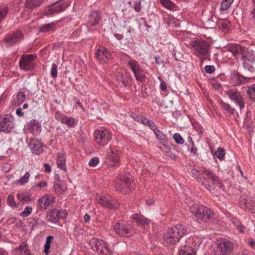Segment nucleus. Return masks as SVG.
I'll return each mask as SVG.
<instances>
[{
    "label": "nucleus",
    "instance_id": "2",
    "mask_svg": "<svg viewBox=\"0 0 255 255\" xmlns=\"http://www.w3.org/2000/svg\"><path fill=\"white\" fill-rule=\"evenodd\" d=\"M190 211L198 223L207 222L213 216L211 209L201 205L194 204L190 207Z\"/></svg>",
    "mask_w": 255,
    "mask_h": 255
},
{
    "label": "nucleus",
    "instance_id": "28",
    "mask_svg": "<svg viewBox=\"0 0 255 255\" xmlns=\"http://www.w3.org/2000/svg\"><path fill=\"white\" fill-rule=\"evenodd\" d=\"M14 252L16 255H30L27 244L23 242L18 248L14 249Z\"/></svg>",
    "mask_w": 255,
    "mask_h": 255
},
{
    "label": "nucleus",
    "instance_id": "27",
    "mask_svg": "<svg viewBox=\"0 0 255 255\" xmlns=\"http://www.w3.org/2000/svg\"><path fill=\"white\" fill-rule=\"evenodd\" d=\"M57 164L58 168L65 171L66 170L65 155L63 151L57 153Z\"/></svg>",
    "mask_w": 255,
    "mask_h": 255
},
{
    "label": "nucleus",
    "instance_id": "18",
    "mask_svg": "<svg viewBox=\"0 0 255 255\" xmlns=\"http://www.w3.org/2000/svg\"><path fill=\"white\" fill-rule=\"evenodd\" d=\"M14 126V124L10 118L3 117L0 119V131L10 132Z\"/></svg>",
    "mask_w": 255,
    "mask_h": 255
},
{
    "label": "nucleus",
    "instance_id": "64",
    "mask_svg": "<svg viewBox=\"0 0 255 255\" xmlns=\"http://www.w3.org/2000/svg\"><path fill=\"white\" fill-rule=\"evenodd\" d=\"M249 246H250L252 248L255 249V242L253 240H249L247 242Z\"/></svg>",
    "mask_w": 255,
    "mask_h": 255
},
{
    "label": "nucleus",
    "instance_id": "20",
    "mask_svg": "<svg viewBox=\"0 0 255 255\" xmlns=\"http://www.w3.org/2000/svg\"><path fill=\"white\" fill-rule=\"evenodd\" d=\"M36 55L34 54L23 55L19 61V65L23 70L29 69L31 62L36 58Z\"/></svg>",
    "mask_w": 255,
    "mask_h": 255
},
{
    "label": "nucleus",
    "instance_id": "40",
    "mask_svg": "<svg viewBox=\"0 0 255 255\" xmlns=\"http://www.w3.org/2000/svg\"><path fill=\"white\" fill-rule=\"evenodd\" d=\"M232 223L239 232L241 233L244 232L245 227L241 224L239 220L234 218L232 219Z\"/></svg>",
    "mask_w": 255,
    "mask_h": 255
},
{
    "label": "nucleus",
    "instance_id": "47",
    "mask_svg": "<svg viewBox=\"0 0 255 255\" xmlns=\"http://www.w3.org/2000/svg\"><path fill=\"white\" fill-rule=\"evenodd\" d=\"M230 26V22L228 20H223L221 21L219 24V27L222 31L227 30Z\"/></svg>",
    "mask_w": 255,
    "mask_h": 255
},
{
    "label": "nucleus",
    "instance_id": "11",
    "mask_svg": "<svg viewBox=\"0 0 255 255\" xmlns=\"http://www.w3.org/2000/svg\"><path fill=\"white\" fill-rule=\"evenodd\" d=\"M96 142L100 146H105L112 138V134L107 129L97 130L95 131Z\"/></svg>",
    "mask_w": 255,
    "mask_h": 255
},
{
    "label": "nucleus",
    "instance_id": "38",
    "mask_svg": "<svg viewBox=\"0 0 255 255\" xmlns=\"http://www.w3.org/2000/svg\"><path fill=\"white\" fill-rule=\"evenodd\" d=\"M234 0H223L220 4V10L225 11L228 9L231 6Z\"/></svg>",
    "mask_w": 255,
    "mask_h": 255
},
{
    "label": "nucleus",
    "instance_id": "58",
    "mask_svg": "<svg viewBox=\"0 0 255 255\" xmlns=\"http://www.w3.org/2000/svg\"><path fill=\"white\" fill-rule=\"evenodd\" d=\"M246 204H248L249 205H251V207L250 208L251 210H253V211H255V198L253 201H251L250 203H248L247 201H246L245 203ZM249 205H247V207H248Z\"/></svg>",
    "mask_w": 255,
    "mask_h": 255
},
{
    "label": "nucleus",
    "instance_id": "62",
    "mask_svg": "<svg viewBox=\"0 0 255 255\" xmlns=\"http://www.w3.org/2000/svg\"><path fill=\"white\" fill-rule=\"evenodd\" d=\"M147 126L149 127V128L153 131H154L155 130V129H158V128L156 127L155 124L151 121H149V123L148 124Z\"/></svg>",
    "mask_w": 255,
    "mask_h": 255
},
{
    "label": "nucleus",
    "instance_id": "45",
    "mask_svg": "<svg viewBox=\"0 0 255 255\" xmlns=\"http://www.w3.org/2000/svg\"><path fill=\"white\" fill-rule=\"evenodd\" d=\"M55 24L53 22L44 24L41 26L40 31L42 32L48 31L52 29Z\"/></svg>",
    "mask_w": 255,
    "mask_h": 255
},
{
    "label": "nucleus",
    "instance_id": "49",
    "mask_svg": "<svg viewBox=\"0 0 255 255\" xmlns=\"http://www.w3.org/2000/svg\"><path fill=\"white\" fill-rule=\"evenodd\" d=\"M211 84L212 87L214 89H215V90H218V91H222V85L218 81H217L216 80H213L211 82Z\"/></svg>",
    "mask_w": 255,
    "mask_h": 255
},
{
    "label": "nucleus",
    "instance_id": "15",
    "mask_svg": "<svg viewBox=\"0 0 255 255\" xmlns=\"http://www.w3.org/2000/svg\"><path fill=\"white\" fill-rule=\"evenodd\" d=\"M55 118L57 121L70 128L74 127L77 123V120L75 119L68 117L66 115L62 114L59 111H57L55 113Z\"/></svg>",
    "mask_w": 255,
    "mask_h": 255
},
{
    "label": "nucleus",
    "instance_id": "9",
    "mask_svg": "<svg viewBox=\"0 0 255 255\" xmlns=\"http://www.w3.org/2000/svg\"><path fill=\"white\" fill-rule=\"evenodd\" d=\"M233 249V244L230 241L223 239L218 240L214 251V255H229Z\"/></svg>",
    "mask_w": 255,
    "mask_h": 255
},
{
    "label": "nucleus",
    "instance_id": "8",
    "mask_svg": "<svg viewBox=\"0 0 255 255\" xmlns=\"http://www.w3.org/2000/svg\"><path fill=\"white\" fill-rule=\"evenodd\" d=\"M96 199L99 204L106 208L116 210L120 206L117 200L109 194L98 195Z\"/></svg>",
    "mask_w": 255,
    "mask_h": 255
},
{
    "label": "nucleus",
    "instance_id": "23",
    "mask_svg": "<svg viewBox=\"0 0 255 255\" xmlns=\"http://www.w3.org/2000/svg\"><path fill=\"white\" fill-rule=\"evenodd\" d=\"M27 128L33 134L38 135L41 130V123L36 120H32L27 123Z\"/></svg>",
    "mask_w": 255,
    "mask_h": 255
},
{
    "label": "nucleus",
    "instance_id": "51",
    "mask_svg": "<svg viewBox=\"0 0 255 255\" xmlns=\"http://www.w3.org/2000/svg\"><path fill=\"white\" fill-rule=\"evenodd\" d=\"M225 154V151L223 148H219L216 152V155L218 159H222Z\"/></svg>",
    "mask_w": 255,
    "mask_h": 255
},
{
    "label": "nucleus",
    "instance_id": "22",
    "mask_svg": "<svg viewBox=\"0 0 255 255\" xmlns=\"http://www.w3.org/2000/svg\"><path fill=\"white\" fill-rule=\"evenodd\" d=\"M202 172L209 178H211L214 184L217 185L219 187L223 189V185L221 183L220 180L218 176L211 170L206 168L205 167H202Z\"/></svg>",
    "mask_w": 255,
    "mask_h": 255
},
{
    "label": "nucleus",
    "instance_id": "42",
    "mask_svg": "<svg viewBox=\"0 0 255 255\" xmlns=\"http://www.w3.org/2000/svg\"><path fill=\"white\" fill-rule=\"evenodd\" d=\"M33 209L31 206H26L23 211L20 213L21 217H27L29 216L32 212Z\"/></svg>",
    "mask_w": 255,
    "mask_h": 255
},
{
    "label": "nucleus",
    "instance_id": "53",
    "mask_svg": "<svg viewBox=\"0 0 255 255\" xmlns=\"http://www.w3.org/2000/svg\"><path fill=\"white\" fill-rule=\"evenodd\" d=\"M8 13V8L4 7L0 9V21L7 15Z\"/></svg>",
    "mask_w": 255,
    "mask_h": 255
},
{
    "label": "nucleus",
    "instance_id": "26",
    "mask_svg": "<svg viewBox=\"0 0 255 255\" xmlns=\"http://www.w3.org/2000/svg\"><path fill=\"white\" fill-rule=\"evenodd\" d=\"M16 197L20 202L23 203H29L31 201V194L26 190L18 192Z\"/></svg>",
    "mask_w": 255,
    "mask_h": 255
},
{
    "label": "nucleus",
    "instance_id": "5",
    "mask_svg": "<svg viewBox=\"0 0 255 255\" xmlns=\"http://www.w3.org/2000/svg\"><path fill=\"white\" fill-rule=\"evenodd\" d=\"M90 249L99 255H111V251L108 245L103 240L93 238L89 240Z\"/></svg>",
    "mask_w": 255,
    "mask_h": 255
},
{
    "label": "nucleus",
    "instance_id": "37",
    "mask_svg": "<svg viewBox=\"0 0 255 255\" xmlns=\"http://www.w3.org/2000/svg\"><path fill=\"white\" fill-rule=\"evenodd\" d=\"M53 240V237L48 236L46 238V242L44 245L43 252L45 255H48L49 254V249L50 248V244Z\"/></svg>",
    "mask_w": 255,
    "mask_h": 255
},
{
    "label": "nucleus",
    "instance_id": "30",
    "mask_svg": "<svg viewBox=\"0 0 255 255\" xmlns=\"http://www.w3.org/2000/svg\"><path fill=\"white\" fill-rule=\"evenodd\" d=\"M219 103L221 106L222 110L225 113H229L230 114H233L234 113V109L232 108L229 104L224 102L221 99L219 101Z\"/></svg>",
    "mask_w": 255,
    "mask_h": 255
},
{
    "label": "nucleus",
    "instance_id": "7",
    "mask_svg": "<svg viewBox=\"0 0 255 255\" xmlns=\"http://www.w3.org/2000/svg\"><path fill=\"white\" fill-rule=\"evenodd\" d=\"M192 47L195 51L196 55L200 57L201 62L210 56L209 45L208 42L198 41L193 42Z\"/></svg>",
    "mask_w": 255,
    "mask_h": 255
},
{
    "label": "nucleus",
    "instance_id": "34",
    "mask_svg": "<svg viewBox=\"0 0 255 255\" xmlns=\"http://www.w3.org/2000/svg\"><path fill=\"white\" fill-rule=\"evenodd\" d=\"M30 173L28 171H26L25 174L20 178L19 179L15 181V184L17 185H24L28 183L29 177Z\"/></svg>",
    "mask_w": 255,
    "mask_h": 255
},
{
    "label": "nucleus",
    "instance_id": "24",
    "mask_svg": "<svg viewBox=\"0 0 255 255\" xmlns=\"http://www.w3.org/2000/svg\"><path fill=\"white\" fill-rule=\"evenodd\" d=\"M116 77L117 79L121 82L124 85L126 86L128 84L130 74L127 71L122 70L118 71L116 73Z\"/></svg>",
    "mask_w": 255,
    "mask_h": 255
},
{
    "label": "nucleus",
    "instance_id": "52",
    "mask_svg": "<svg viewBox=\"0 0 255 255\" xmlns=\"http://www.w3.org/2000/svg\"><path fill=\"white\" fill-rule=\"evenodd\" d=\"M99 162V159L97 157H93L89 162V165L90 166L95 167Z\"/></svg>",
    "mask_w": 255,
    "mask_h": 255
},
{
    "label": "nucleus",
    "instance_id": "14",
    "mask_svg": "<svg viewBox=\"0 0 255 255\" xmlns=\"http://www.w3.org/2000/svg\"><path fill=\"white\" fill-rule=\"evenodd\" d=\"M55 202V198L51 194H44L37 200V203L40 210L47 209Z\"/></svg>",
    "mask_w": 255,
    "mask_h": 255
},
{
    "label": "nucleus",
    "instance_id": "10",
    "mask_svg": "<svg viewBox=\"0 0 255 255\" xmlns=\"http://www.w3.org/2000/svg\"><path fill=\"white\" fill-rule=\"evenodd\" d=\"M229 98L238 105L241 110L245 107V99L241 92L237 88L231 89L226 92Z\"/></svg>",
    "mask_w": 255,
    "mask_h": 255
},
{
    "label": "nucleus",
    "instance_id": "6",
    "mask_svg": "<svg viewBox=\"0 0 255 255\" xmlns=\"http://www.w3.org/2000/svg\"><path fill=\"white\" fill-rule=\"evenodd\" d=\"M114 230L119 236L127 237L134 235L136 231L132 225L123 221L117 222L115 224Z\"/></svg>",
    "mask_w": 255,
    "mask_h": 255
},
{
    "label": "nucleus",
    "instance_id": "4",
    "mask_svg": "<svg viewBox=\"0 0 255 255\" xmlns=\"http://www.w3.org/2000/svg\"><path fill=\"white\" fill-rule=\"evenodd\" d=\"M121 152L117 146L111 145L106 149L104 162L109 167L117 166L120 161Z\"/></svg>",
    "mask_w": 255,
    "mask_h": 255
},
{
    "label": "nucleus",
    "instance_id": "43",
    "mask_svg": "<svg viewBox=\"0 0 255 255\" xmlns=\"http://www.w3.org/2000/svg\"><path fill=\"white\" fill-rule=\"evenodd\" d=\"M128 65L130 67L133 72L140 68L138 62L134 60H131L128 61Z\"/></svg>",
    "mask_w": 255,
    "mask_h": 255
},
{
    "label": "nucleus",
    "instance_id": "44",
    "mask_svg": "<svg viewBox=\"0 0 255 255\" xmlns=\"http://www.w3.org/2000/svg\"><path fill=\"white\" fill-rule=\"evenodd\" d=\"M54 188L56 193L58 194H62L65 192V189L62 186V184L60 182L54 183Z\"/></svg>",
    "mask_w": 255,
    "mask_h": 255
},
{
    "label": "nucleus",
    "instance_id": "55",
    "mask_svg": "<svg viewBox=\"0 0 255 255\" xmlns=\"http://www.w3.org/2000/svg\"><path fill=\"white\" fill-rule=\"evenodd\" d=\"M205 71L207 73L211 74L215 71V68L213 65H207L205 67Z\"/></svg>",
    "mask_w": 255,
    "mask_h": 255
},
{
    "label": "nucleus",
    "instance_id": "50",
    "mask_svg": "<svg viewBox=\"0 0 255 255\" xmlns=\"http://www.w3.org/2000/svg\"><path fill=\"white\" fill-rule=\"evenodd\" d=\"M50 74L53 78H55L57 76V66L55 63H53L52 64Z\"/></svg>",
    "mask_w": 255,
    "mask_h": 255
},
{
    "label": "nucleus",
    "instance_id": "13",
    "mask_svg": "<svg viewBox=\"0 0 255 255\" xmlns=\"http://www.w3.org/2000/svg\"><path fill=\"white\" fill-rule=\"evenodd\" d=\"M66 216L67 213L65 210H58L53 209L47 213L46 218L49 222L56 224L60 219H64Z\"/></svg>",
    "mask_w": 255,
    "mask_h": 255
},
{
    "label": "nucleus",
    "instance_id": "60",
    "mask_svg": "<svg viewBox=\"0 0 255 255\" xmlns=\"http://www.w3.org/2000/svg\"><path fill=\"white\" fill-rule=\"evenodd\" d=\"M47 185V182L45 181H41V182L37 183L35 185V187L40 188H42L46 187Z\"/></svg>",
    "mask_w": 255,
    "mask_h": 255
},
{
    "label": "nucleus",
    "instance_id": "17",
    "mask_svg": "<svg viewBox=\"0 0 255 255\" xmlns=\"http://www.w3.org/2000/svg\"><path fill=\"white\" fill-rule=\"evenodd\" d=\"M28 146L31 152L38 155L41 153L43 150V144L41 140L38 138H31L28 144Z\"/></svg>",
    "mask_w": 255,
    "mask_h": 255
},
{
    "label": "nucleus",
    "instance_id": "1",
    "mask_svg": "<svg viewBox=\"0 0 255 255\" xmlns=\"http://www.w3.org/2000/svg\"><path fill=\"white\" fill-rule=\"evenodd\" d=\"M186 233L187 229L185 226L177 224L167 230L164 235V240L167 244L175 245Z\"/></svg>",
    "mask_w": 255,
    "mask_h": 255
},
{
    "label": "nucleus",
    "instance_id": "31",
    "mask_svg": "<svg viewBox=\"0 0 255 255\" xmlns=\"http://www.w3.org/2000/svg\"><path fill=\"white\" fill-rule=\"evenodd\" d=\"M246 88L247 94L249 99L251 101L255 102V84L248 86L246 87Z\"/></svg>",
    "mask_w": 255,
    "mask_h": 255
},
{
    "label": "nucleus",
    "instance_id": "63",
    "mask_svg": "<svg viewBox=\"0 0 255 255\" xmlns=\"http://www.w3.org/2000/svg\"><path fill=\"white\" fill-rule=\"evenodd\" d=\"M155 62L157 64L160 65L163 63V61L161 59L159 56H156L155 57Z\"/></svg>",
    "mask_w": 255,
    "mask_h": 255
},
{
    "label": "nucleus",
    "instance_id": "39",
    "mask_svg": "<svg viewBox=\"0 0 255 255\" xmlns=\"http://www.w3.org/2000/svg\"><path fill=\"white\" fill-rule=\"evenodd\" d=\"M161 4L168 9H173L175 4L171 0H160Z\"/></svg>",
    "mask_w": 255,
    "mask_h": 255
},
{
    "label": "nucleus",
    "instance_id": "25",
    "mask_svg": "<svg viewBox=\"0 0 255 255\" xmlns=\"http://www.w3.org/2000/svg\"><path fill=\"white\" fill-rule=\"evenodd\" d=\"M131 219L134 220L138 225H141L144 227L148 226L150 222V220L144 216L137 214H134L131 216Z\"/></svg>",
    "mask_w": 255,
    "mask_h": 255
},
{
    "label": "nucleus",
    "instance_id": "29",
    "mask_svg": "<svg viewBox=\"0 0 255 255\" xmlns=\"http://www.w3.org/2000/svg\"><path fill=\"white\" fill-rule=\"evenodd\" d=\"M178 252L179 255H196L195 251L188 245L182 246Z\"/></svg>",
    "mask_w": 255,
    "mask_h": 255
},
{
    "label": "nucleus",
    "instance_id": "54",
    "mask_svg": "<svg viewBox=\"0 0 255 255\" xmlns=\"http://www.w3.org/2000/svg\"><path fill=\"white\" fill-rule=\"evenodd\" d=\"M190 143L191 144V147L190 150V151L191 153L193 154V155H196L197 152V149L195 147L193 141H192L191 138H190Z\"/></svg>",
    "mask_w": 255,
    "mask_h": 255
},
{
    "label": "nucleus",
    "instance_id": "41",
    "mask_svg": "<svg viewBox=\"0 0 255 255\" xmlns=\"http://www.w3.org/2000/svg\"><path fill=\"white\" fill-rule=\"evenodd\" d=\"M154 133L156 138L161 142H164L166 140V135L162 131L159 130L158 128L155 129Z\"/></svg>",
    "mask_w": 255,
    "mask_h": 255
},
{
    "label": "nucleus",
    "instance_id": "46",
    "mask_svg": "<svg viewBox=\"0 0 255 255\" xmlns=\"http://www.w3.org/2000/svg\"><path fill=\"white\" fill-rule=\"evenodd\" d=\"M25 95L22 92H19L17 94L16 99L17 102L15 103V106H18L21 104L25 100Z\"/></svg>",
    "mask_w": 255,
    "mask_h": 255
},
{
    "label": "nucleus",
    "instance_id": "57",
    "mask_svg": "<svg viewBox=\"0 0 255 255\" xmlns=\"http://www.w3.org/2000/svg\"><path fill=\"white\" fill-rule=\"evenodd\" d=\"M136 121L139 122H140L141 123L145 126H147L148 124L149 123L150 121L148 119L143 117L139 118L138 120H136Z\"/></svg>",
    "mask_w": 255,
    "mask_h": 255
},
{
    "label": "nucleus",
    "instance_id": "35",
    "mask_svg": "<svg viewBox=\"0 0 255 255\" xmlns=\"http://www.w3.org/2000/svg\"><path fill=\"white\" fill-rule=\"evenodd\" d=\"M136 80L139 82L144 81L145 76L144 71L141 68H139L133 72Z\"/></svg>",
    "mask_w": 255,
    "mask_h": 255
},
{
    "label": "nucleus",
    "instance_id": "59",
    "mask_svg": "<svg viewBox=\"0 0 255 255\" xmlns=\"http://www.w3.org/2000/svg\"><path fill=\"white\" fill-rule=\"evenodd\" d=\"M244 66L245 67H247L248 68L249 70L252 71L253 70V67L252 66H248V64H249V60L248 59H247L246 58V56H244Z\"/></svg>",
    "mask_w": 255,
    "mask_h": 255
},
{
    "label": "nucleus",
    "instance_id": "61",
    "mask_svg": "<svg viewBox=\"0 0 255 255\" xmlns=\"http://www.w3.org/2000/svg\"><path fill=\"white\" fill-rule=\"evenodd\" d=\"M160 88L162 91H166L167 90V85L164 81H161L160 83Z\"/></svg>",
    "mask_w": 255,
    "mask_h": 255
},
{
    "label": "nucleus",
    "instance_id": "48",
    "mask_svg": "<svg viewBox=\"0 0 255 255\" xmlns=\"http://www.w3.org/2000/svg\"><path fill=\"white\" fill-rule=\"evenodd\" d=\"M173 138L175 142L179 144H182L184 143V139L178 133H175L173 135Z\"/></svg>",
    "mask_w": 255,
    "mask_h": 255
},
{
    "label": "nucleus",
    "instance_id": "16",
    "mask_svg": "<svg viewBox=\"0 0 255 255\" xmlns=\"http://www.w3.org/2000/svg\"><path fill=\"white\" fill-rule=\"evenodd\" d=\"M96 57L101 63H106L111 59V54L105 47L101 46L96 51Z\"/></svg>",
    "mask_w": 255,
    "mask_h": 255
},
{
    "label": "nucleus",
    "instance_id": "21",
    "mask_svg": "<svg viewBox=\"0 0 255 255\" xmlns=\"http://www.w3.org/2000/svg\"><path fill=\"white\" fill-rule=\"evenodd\" d=\"M67 7V4L65 3H61L57 5H52L46 8L44 12L46 15H52L55 13H58L63 11Z\"/></svg>",
    "mask_w": 255,
    "mask_h": 255
},
{
    "label": "nucleus",
    "instance_id": "33",
    "mask_svg": "<svg viewBox=\"0 0 255 255\" xmlns=\"http://www.w3.org/2000/svg\"><path fill=\"white\" fill-rule=\"evenodd\" d=\"M100 19L99 13L97 11H93L91 14L88 23L90 25H95L98 23Z\"/></svg>",
    "mask_w": 255,
    "mask_h": 255
},
{
    "label": "nucleus",
    "instance_id": "56",
    "mask_svg": "<svg viewBox=\"0 0 255 255\" xmlns=\"http://www.w3.org/2000/svg\"><path fill=\"white\" fill-rule=\"evenodd\" d=\"M133 8L136 12H139L141 10V1L140 0L135 2L133 5Z\"/></svg>",
    "mask_w": 255,
    "mask_h": 255
},
{
    "label": "nucleus",
    "instance_id": "3",
    "mask_svg": "<svg viewBox=\"0 0 255 255\" xmlns=\"http://www.w3.org/2000/svg\"><path fill=\"white\" fill-rule=\"evenodd\" d=\"M133 184L130 175L120 174L116 180L115 187L117 191L123 194H127L131 192Z\"/></svg>",
    "mask_w": 255,
    "mask_h": 255
},
{
    "label": "nucleus",
    "instance_id": "12",
    "mask_svg": "<svg viewBox=\"0 0 255 255\" xmlns=\"http://www.w3.org/2000/svg\"><path fill=\"white\" fill-rule=\"evenodd\" d=\"M253 80L254 78L246 77L237 71H233L230 74L229 82L232 85L236 86L248 83Z\"/></svg>",
    "mask_w": 255,
    "mask_h": 255
},
{
    "label": "nucleus",
    "instance_id": "36",
    "mask_svg": "<svg viewBox=\"0 0 255 255\" xmlns=\"http://www.w3.org/2000/svg\"><path fill=\"white\" fill-rule=\"evenodd\" d=\"M7 205L12 208H16L19 203L16 202L14 199V195L13 194H10L6 199Z\"/></svg>",
    "mask_w": 255,
    "mask_h": 255
},
{
    "label": "nucleus",
    "instance_id": "19",
    "mask_svg": "<svg viewBox=\"0 0 255 255\" xmlns=\"http://www.w3.org/2000/svg\"><path fill=\"white\" fill-rule=\"evenodd\" d=\"M22 39V35L20 30L6 35L4 38L5 41L9 45H13L19 42Z\"/></svg>",
    "mask_w": 255,
    "mask_h": 255
},
{
    "label": "nucleus",
    "instance_id": "32",
    "mask_svg": "<svg viewBox=\"0 0 255 255\" xmlns=\"http://www.w3.org/2000/svg\"><path fill=\"white\" fill-rule=\"evenodd\" d=\"M43 0H26L25 6L29 9H33L40 6L43 2Z\"/></svg>",
    "mask_w": 255,
    "mask_h": 255
}]
</instances>
